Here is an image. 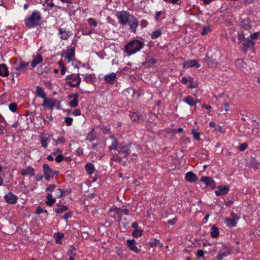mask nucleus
Masks as SVG:
<instances>
[{"label":"nucleus","mask_w":260,"mask_h":260,"mask_svg":"<svg viewBox=\"0 0 260 260\" xmlns=\"http://www.w3.org/2000/svg\"><path fill=\"white\" fill-rule=\"evenodd\" d=\"M6 202L9 204H15L17 203L18 198L16 196L10 192L4 196Z\"/></svg>","instance_id":"12"},{"label":"nucleus","mask_w":260,"mask_h":260,"mask_svg":"<svg viewBox=\"0 0 260 260\" xmlns=\"http://www.w3.org/2000/svg\"><path fill=\"white\" fill-rule=\"evenodd\" d=\"M58 31L59 34L61 35L60 38L63 40L68 39L72 35L71 31H67L63 28H59Z\"/></svg>","instance_id":"23"},{"label":"nucleus","mask_w":260,"mask_h":260,"mask_svg":"<svg viewBox=\"0 0 260 260\" xmlns=\"http://www.w3.org/2000/svg\"><path fill=\"white\" fill-rule=\"evenodd\" d=\"M73 114L75 116H78L81 114V112L79 109H75L73 112Z\"/></svg>","instance_id":"63"},{"label":"nucleus","mask_w":260,"mask_h":260,"mask_svg":"<svg viewBox=\"0 0 260 260\" xmlns=\"http://www.w3.org/2000/svg\"><path fill=\"white\" fill-rule=\"evenodd\" d=\"M72 96L73 97V100L70 102V106L71 108H75L78 106V95L77 93H74ZM70 98L72 97V95H69Z\"/></svg>","instance_id":"26"},{"label":"nucleus","mask_w":260,"mask_h":260,"mask_svg":"<svg viewBox=\"0 0 260 260\" xmlns=\"http://www.w3.org/2000/svg\"><path fill=\"white\" fill-rule=\"evenodd\" d=\"M219 98H223V100L224 101H226V99H229V96L228 95L226 94L225 93H222L221 94H220L219 95Z\"/></svg>","instance_id":"61"},{"label":"nucleus","mask_w":260,"mask_h":260,"mask_svg":"<svg viewBox=\"0 0 260 260\" xmlns=\"http://www.w3.org/2000/svg\"><path fill=\"white\" fill-rule=\"evenodd\" d=\"M88 23L91 25L93 26H97V22L93 18H89L88 19Z\"/></svg>","instance_id":"49"},{"label":"nucleus","mask_w":260,"mask_h":260,"mask_svg":"<svg viewBox=\"0 0 260 260\" xmlns=\"http://www.w3.org/2000/svg\"><path fill=\"white\" fill-rule=\"evenodd\" d=\"M247 165L249 167H252L254 169H258L260 167V164L256 161V160L252 158L250 162L247 163Z\"/></svg>","instance_id":"33"},{"label":"nucleus","mask_w":260,"mask_h":260,"mask_svg":"<svg viewBox=\"0 0 260 260\" xmlns=\"http://www.w3.org/2000/svg\"><path fill=\"white\" fill-rule=\"evenodd\" d=\"M9 110L12 112H15L17 109V105L15 103H12L9 106Z\"/></svg>","instance_id":"42"},{"label":"nucleus","mask_w":260,"mask_h":260,"mask_svg":"<svg viewBox=\"0 0 260 260\" xmlns=\"http://www.w3.org/2000/svg\"><path fill=\"white\" fill-rule=\"evenodd\" d=\"M61 56L67 59L68 62H70L75 57V49L71 48L68 49L61 55Z\"/></svg>","instance_id":"8"},{"label":"nucleus","mask_w":260,"mask_h":260,"mask_svg":"<svg viewBox=\"0 0 260 260\" xmlns=\"http://www.w3.org/2000/svg\"><path fill=\"white\" fill-rule=\"evenodd\" d=\"M85 169L88 174H92L94 172V167L92 164L87 163L85 165Z\"/></svg>","instance_id":"34"},{"label":"nucleus","mask_w":260,"mask_h":260,"mask_svg":"<svg viewBox=\"0 0 260 260\" xmlns=\"http://www.w3.org/2000/svg\"><path fill=\"white\" fill-rule=\"evenodd\" d=\"M204 61L209 66L211 67H216L217 65V62L216 59L210 57L208 56H206L204 58Z\"/></svg>","instance_id":"21"},{"label":"nucleus","mask_w":260,"mask_h":260,"mask_svg":"<svg viewBox=\"0 0 260 260\" xmlns=\"http://www.w3.org/2000/svg\"><path fill=\"white\" fill-rule=\"evenodd\" d=\"M140 150V148L139 145L131 143L123 146H120L117 149L118 153L122 155L124 158H127L129 155L136 156Z\"/></svg>","instance_id":"1"},{"label":"nucleus","mask_w":260,"mask_h":260,"mask_svg":"<svg viewBox=\"0 0 260 260\" xmlns=\"http://www.w3.org/2000/svg\"><path fill=\"white\" fill-rule=\"evenodd\" d=\"M34 59L31 62V65L33 68L36 67L38 64L40 63L43 61V58L40 54H37L36 55L33 56Z\"/></svg>","instance_id":"22"},{"label":"nucleus","mask_w":260,"mask_h":260,"mask_svg":"<svg viewBox=\"0 0 260 260\" xmlns=\"http://www.w3.org/2000/svg\"><path fill=\"white\" fill-rule=\"evenodd\" d=\"M111 159L119 163L121 162V158L118 156L117 154L114 155L111 158Z\"/></svg>","instance_id":"51"},{"label":"nucleus","mask_w":260,"mask_h":260,"mask_svg":"<svg viewBox=\"0 0 260 260\" xmlns=\"http://www.w3.org/2000/svg\"><path fill=\"white\" fill-rule=\"evenodd\" d=\"M65 142V139L64 137H58L57 139L55 141V145H58L59 144H63Z\"/></svg>","instance_id":"48"},{"label":"nucleus","mask_w":260,"mask_h":260,"mask_svg":"<svg viewBox=\"0 0 260 260\" xmlns=\"http://www.w3.org/2000/svg\"><path fill=\"white\" fill-rule=\"evenodd\" d=\"M42 16L41 13L38 11H34L29 17L25 19V25L29 28L34 27L41 24Z\"/></svg>","instance_id":"2"},{"label":"nucleus","mask_w":260,"mask_h":260,"mask_svg":"<svg viewBox=\"0 0 260 260\" xmlns=\"http://www.w3.org/2000/svg\"><path fill=\"white\" fill-rule=\"evenodd\" d=\"M9 74V72L6 65L4 64H0V76H7Z\"/></svg>","instance_id":"28"},{"label":"nucleus","mask_w":260,"mask_h":260,"mask_svg":"<svg viewBox=\"0 0 260 260\" xmlns=\"http://www.w3.org/2000/svg\"><path fill=\"white\" fill-rule=\"evenodd\" d=\"M57 100L53 98H46L44 99L42 106L46 108L52 109L55 106Z\"/></svg>","instance_id":"7"},{"label":"nucleus","mask_w":260,"mask_h":260,"mask_svg":"<svg viewBox=\"0 0 260 260\" xmlns=\"http://www.w3.org/2000/svg\"><path fill=\"white\" fill-rule=\"evenodd\" d=\"M210 31V29L209 27H204L202 31L201 32V34L202 35H205L208 34Z\"/></svg>","instance_id":"58"},{"label":"nucleus","mask_w":260,"mask_h":260,"mask_svg":"<svg viewBox=\"0 0 260 260\" xmlns=\"http://www.w3.org/2000/svg\"><path fill=\"white\" fill-rule=\"evenodd\" d=\"M40 140L42 146L45 148L47 147L48 143L50 141L51 139L48 135L43 134L41 136Z\"/></svg>","instance_id":"18"},{"label":"nucleus","mask_w":260,"mask_h":260,"mask_svg":"<svg viewBox=\"0 0 260 260\" xmlns=\"http://www.w3.org/2000/svg\"><path fill=\"white\" fill-rule=\"evenodd\" d=\"M112 140V144L109 146V148L110 150H116L117 148L118 149L117 147V141L116 139H115L114 137H111Z\"/></svg>","instance_id":"37"},{"label":"nucleus","mask_w":260,"mask_h":260,"mask_svg":"<svg viewBox=\"0 0 260 260\" xmlns=\"http://www.w3.org/2000/svg\"><path fill=\"white\" fill-rule=\"evenodd\" d=\"M183 101L190 106H196L197 102L190 96H187L183 100Z\"/></svg>","instance_id":"29"},{"label":"nucleus","mask_w":260,"mask_h":260,"mask_svg":"<svg viewBox=\"0 0 260 260\" xmlns=\"http://www.w3.org/2000/svg\"><path fill=\"white\" fill-rule=\"evenodd\" d=\"M56 186L54 184H50L48 187H47L45 191L47 192H52L54 191V190H55Z\"/></svg>","instance_id":"44"},{"label":"nucleus","mask_w":260,"mask_h":260,"mask_svg":"<svg viewBox=\"0 0 260 260\" xmlns=\"http://www.w3.org/2000/svg\"><path fill=\"white\" fill-rule=\"evenodd\" d=\"M225 223L226 225L230 227L235 226L236 225L237 222L235 219L233 218H226Z\"/></svg>","instance_id":"38"},{"label":"nucleus","mask_w":260,"mask_h":260,"mask_svg":"<svg viewBox=\"0 0 260 260\" xmlns=\"http://www.w3.org/2000/svg\"><path fill=\"white\" fill-rule=\"evenodd\" d=\"M127 23L129 26V28L131 29V31L134 33L136 32V28H137L139 23L137 19L132 15L128 21Z\"/></svg>","instance_id":"9"},{"label":"nucleus","mask_w":260,"mask_h":260,"mask_svg":"<svg viewBox=\"0 0 260 260\" xmlns=\"http://www.w3.org/2000/svg\"><path fill=\"white\" fill-rule=\"evenodd\" d=\"M131 119L133 121L141 122L143 120V116L137 112H133L130 115Z\"/></svg>","instance_id":"25"},{"label":"nucleus","mask_w":260,"mask_h":260,"mask_svg":"<svg viewBox=\"0 0 260 260\" xmlns=\"http://www.w3.org/2000/svg\"><path fill=\"white\" fill-rule=\"evenodd\" d=\"M159 243V241L156 239H153L152 241L149 242V245L151 247H153Z\"/></svg>","instance_id":"54"},{"label":"nucleus","mask_w":260,"mask_h":260,"mask_svg":"<svg viewBox=\"0 0 260 260\" xmlns=\"http://www.w3.org/2000/svg\"><path fill=\"white\" fill-rule=\"evenodd\" d=\"M116 79V74L112 73L109 74L105 75L104 76V80L107 83L113 84Z\"/></svg>","instance_id":"19"},{"label":"nucleus","mask_w":260,"mask_h":260,"mask_svg":"<svg viewBox=\"0 0 260 260\" xmlns=\"http://www.w3.org/2000/svg\"><path fill=\"white\" fill-rule=\"evenodd\" d=\"M161 30L160 29H157L154 31L151 34V38L155 39L158 38L161 35Z\"/></svg>","instance_id":"40"},{"label":"nucleus","mask_w":260,"mask_h":260,"mask_svg":"<svg viewBox=\"0 0 260 260\" xmlns=\"http://www.w3.org/2000/svg\"><path fill=\"white\" fill-rule=\"evenodd\" d=\"M43 168L44 173V177L45 179L48 180L51 177H53L54 175L55 174L54 171L50 168L49 166L45 164L43 166Z\"/></svg>","instance_id":"6"},{"label":"nucleus","mask_w":260,"mask_h":260,"mask_svg":"<svg viewBox=\"0 0 260 260\" xmlns=\"http://www.w3.org/2000/svg\"><path fill=\"white\" fill-rule=\"evenodd\" d=\"M189 82H190V85L189 87L191 88H195L198 87V85L196 84H193L192 82V79L190 77H189Z\"/></svg>","instance_id":"57"},{"label":"nucleus","mask_w":260,"mask_h":260,"mask_svg":"<svg viewBox=\"0 0 260 260\" xmlns=\"http://www.w3.org/2000/svg\"><path fill=\"white\" fill-rule=\"evenodd\" d=\"M177 222V219L176 218H174L172 219L169 220L168 221V223L171 225H174Z\"/></svg>","instance_id":"62"},{"label":"nucleus","mask_w":260,"mask_h":260,"mask_svg":"<svg viewBox=\"0 0 260 260\" xmlns=\"http://www.w3.org/2000/svg\"><path fill=\"white\" fill-rule=\"evenodd\" d=\"M197 255L198 258L203 257L204 256V252L203 250L200 249L197 252Z\"/></svg>","instance_id":"55"},{"label":"nucleus","mask_w":260,"mask_h":260,"mask_svg":"<svg viewBox=\"0 0 260 260\" xmlns=\"http://www.w3.org/2000/svg\"><path fill=\"white\" fill-rule=\"evenodd\" d=\"M22 176H34L35 175V170L31 167H28L26 169H22L20 171Z\"/></svg>","instance_id":"14"},{"label":"nucleus","mask_w":260,"mask_h":260,"mask_svg":"<svg viewBox=\"0 0 260 260\" xmlns=\"http://www.w3.org/2000/svg\"><path fill=\"white\" fill-rule=\"evenodd\" d=\"M241 44V47L242 51L244 53H246L247 51L248 48H249L250 46H252L254 45V42L252 40H250L248 38L246 41L242 42Z\"/></svg>","instance_id":"11"},{"label":"nucleus","mask_w":260,"mask_h":260,"mask_svg":"<svg viewBox=\"0 0 260 260\" xmlns=\"http://www.w3.org/2000/svg\"><path fill=\"white\" fill-rule=\"evenodd\" d=\"M36 94L38 96L44 99L46 98V94L44 91L43 88L40 86H37Z\"/></svg>","instance_id":"31"},{"label":"nucleus","mask_w":260,"mask_h":260,"mask_svg":"<svg viewBox=\"0 0 260 260\" xmlns=\"http://www.w3.org/2000/svg\"><path fill=\"white\" fill-rule=\"evenodd\" d=\"M68 207L67 206H62L60 208H56L55 211L57 213H61L63 211L68 210Z\"/></svg>","instance_id":"41"},{"label":"nucleus","mask_w":260,"mask_h":260,"mask_svg":"<svg viewBox=\"0 0 260 260\" xmlns=\"http://www.w3.org/2000/svg\"><path fill=\"white\" fill-rule=\"evenodd\" d=\"M91 75H86L84 79V80L86 82H91Z\"/></svg>","instance_id":"59"},{"label":"nucleus","mask_w":260,"mask_h":260,"mask_svg":"<svg viewBox=\"0 0 260 260\" xmlns=\"http://www.w3.org/2000/svg\"><path fill=\"white\" fill-rule=\"evenodd\" d=\"M66 82L70 86L77 87L80 83L81 78L78 74H72L67 77Z\"/></svg>","instance_id":"4"},{"label":"nucleus","mask_w":260,"mask_h":260,"mask_svg":"<svg viewBox=\"0 0 260 260\" xmlns=\"http://www.w3.org/2000/svg\"><path fill=\"white\" fill-rule=\"evenodd\" d=\"M247 146H248V145H247V143H244L241 144L239 146V149L241 151H243L247 149Z\"/></svg>","instance_id":"53"},{"label":"nucleus","mask_w":260,"mask_h":260,"mask_svg":"<svg viewBox=\"0 0 260 260\" xmlns=\"http://www.w3.org/2000/svg\"><path fill=\"white\" fill-rule=\"evenodd\" d=\"M192 133L194 139H196L197 141H199L200 140V134L199 133L197 132L196 129H192Z\"/></svg>","instance_id":"45"},{"label":"nucleus","mask_w":260,"mask_h":260,"mask_svg":"<svg viewBox=\"0 0 260 260\" xmlns=\"http://www.w3.org/2000/svg\"><path fill=\"white\" fill-rule=\"evenodd\" d=\"M112 210L119 216V222L122 219V214L123 213L126 215H129V211L127 209L115 208Z\"/></svg>","instance_id":"17"},{"label":"nucleus","mask_w":260,"mask_h":260,"mask_svg":"<svg viewBox=\"0 0 260 260\" xmlns=\"http://www.w3.org/2000/svg\"><path fill=\"white\" fill-rule=\"evenodd\" d=\"M259 33L258 32H255L253 33L250 37L251 40H254L256 39L259 36Z\"/></svg>","instance_id":"60"},{"label":"nucleus","mask_w":260,"mask_h":260,"mask_svg":"<svg viewBox=\"0 0 260 260\" xmlns=\"http://www.w3.org/2000/svg\"><path fill=\"white\" fill-rule=\"evenodd\" d=\"M71 216V213H70V212H68V213H66L63 217V218L67 220L68 218H69Z\"/></svg>","instance_id":"64"},{"label":"nucleus","mask_w":260,"mask_h":260,"mask_svg":"<svg viewBox=\"0 0 260 260\" xmlns=\"http://www.w3.org/2000/svg\"><path fill=\"white\" fill-rule=\"evenodd\" d=\"M183 66L184 68H191L193 67L198 68L201 66L198 63V61L196 60H188L183 62Z\"/></svg>","instance_id":"15"},{"label":"nucleus","mask_w":260,"mask_h":260,"mask_svg":"<svg viewBox=\"0 0 260 260\" xmlns=\"http://www.w3.org/2000/svg\"><path fill=\"white\" fill-rule=\"evenodd\" d=\"M218 190L215 191V194L217 196L226 194L230 190V188L228 186L220 185L218 187Z\"/></svg>","instance_id":"16"},{"label":"nucleus","mask_w":260,"mask_h":260,"mask_svg":"<svg viewBox=\"0 0 260 260\" xmlns=\"http://www.w3.org/2000/svg\"><path fill=\"white\" fill-rule=\"evenodd\" d=\"M71 249H70L68 252H67V254L70 256H71L72 255H75L76 254L75 253H73V251L74 250H75V248L72 245L71 246Z\"/></svg>","instance_id":"52"},{"label":"nucleus","mask_w":260,"mask_h":260,"mask_svg":"<svg viewBox=\"0 0 260 260\" xmlns=\"http://www.w3.org/2000/svg\"><path fill=\"white\" fill-rule=\"evenodd\" d=\"M132 16L129 13L124 11L118 12L116 14V17L118 20L119 23L122 25L127 24Z\"/></svg>","instance_id":"5"},{"label":"nucleus","mask_w":260,"mask_h":260,"mask_svg":"<svg viewBox=\"0 0 260 260\" xmlns=\"http://www.w3.org/2000/svg\"><path fill=\"white\" fill-rule=\"evenodd\" d=\"M7 125V123L3 117V116L0 114V126L2 127H5Z\"/></svg>","instance_id":"46"},{"label":"nucleus","mask_w":260,"mask_h":260,"mask_svg":"<svg viewBox=\"0 0 260 260\" xmlns=\"http://www.w3.org/2000/svg\"><path fill=\"white\" fill-rule=\"evenodd\" d=\"M201 181L206 185L211 186L212 188H215L216 187L215 182L210 177H203L201 178Z\"/></svg>","instance_id":"13"},{"label":"nucleus","mask_w":260,"mask_h":260,"mask_svg":"<svg viewBox=\"0 0 260 260\" xmlns=\"http://www.w3.org/2000/svg\"><path fill=\"white\" fill-rule=\"evenodd\" d=\"M232 249L230 247L224 246L221 251L217 255V260H222L224 257H225L231 254Z\"/></svg>","instance_id":"10"},{"label":"nucleus","mask_w":260,"mask_h":260,"mask_svg":"<svg viewBox=\"0 0 260 260\" xmlns=\"http://www.w3.org/2000/svg\"><path fill=\"white\" fill-rule=\"evenodd\" d=\"M29 65V62L26 63H21L19 67L17 68L16 70V72H25L27 70V68Z\"/></svg>","instance_id":"32"},{"label":"nucleus","mask_w":260,"mask_h":260,"mask_svg":"<svg viewBox=\"0 0 260 260\" xmlns=\"http://www.w3.org/2000/svg\"><path fill=\"white\" fill-rule=\"evenodd\" d=\"M144 44L138 40H134L129 42L125 47V51L128 55L133 54L140 50Z\"/></svg>","instance_id":"3"},{"label":"nucleus","mask_w":260,"mask_h":260,"mask_svg":"<svg viewBox=\"0 0 260 260\" xmlns=\"http://www.w3.org/2000/svg\"><path fill=\"white\" fill-rule=\"evenodd\" d=\"M47 199L45 203L47 206H51L55 202V199L52 193H49L47 194Z\"/></svg>","instance_id":"27"},{"label":"nucleus","mask_w":260,"mask_h":260,"mask_svg":"<svg viewBox=\"0 0 260 260\" xmlns=\"http://www.w3.org/2000/svg\"><path fill=\"white\" fill-rule=\"evenodd\" d=\"M241 26L245 30H249L252 27L248 20H243L241 22Z\"/></svg>","instance_id":"30"},{"label":"nucleus","mask_w":260,"mask_h":260,"mask_svg":"<svg viewBox=\"0 0 260 260\" xmlns=\"http://www.w3.org/2000/svg\"><path fill=\"white\" fill-rule=\"evenodd\" d=\"M143 230L135 229L133 232V236L134 237L137 238L142 235Z\"/></svg>","instance_id":"43"},{"label":"nucleus","mask_w":260,"mask_h":260,"mask_svg":"<svg viewBox=\"0 0 260 260\" xmlns=\"http://www.w3.org/2000/svg\"><path fill=\"white\" fill-rule=\"evenodd\" d=\"M53 198L56 199V198H59L63 195L62 190L60 188H56L53 191Z\"/></svg>","instance_id":"36"},{"label":"nucleus","mask_w":260,"mask_h":260,"mask_svg":"<svg viewBox=\"0 0 260 260\" xmlns=\"http://www.w3.org/2000/svg\"><path fill=\"white\" fill-rule=\"evenodd\" d=\"M73 118L68 117L65 118V122L68 126H71L72 124L73 123Z\"/></svg>","instance_id":"50"},{"label":"nucleus","mask_w":260,"mask_h":260,"mask_svg":"<svg viewBox=\"0 0 260 260\" xmlns=\"http://www.w3.org/2000/svg\"><path fill=\"white\" fill-rule=\"evenodd\" d=\"M247 38H246L243 34H239L238 40L239 41V44H241L244 41H246Z\"/></svg>","instance_id":"47"},{"label":"nucleus","mask_w":260,"mask_h":260,"mask_svg":"<svg viewBox=\"0 0 260 260\" xmlns=\"http://www.w3.org/2000/svg\"><path fill=\"white\" fill-rule=\"evenodd\" d=\"M186 180L190 182H194L196 181L198 178L196 175L192 172H188L185 174Z\"/></svg>","instance_id":"24"},{"label":"nucleus","mask_w":260,"mask_h":260,"mask_svg":"<svg viewBox=\"0 0 260 260\" xmlns=\"http://www.w3.org/2000/svg\"><path fill=\"white\" fill-rule=\"evenodd\" d=\"M211 231L210 233H211V236L212 237L217 238L219 236L218 229L216 226H215L214 225L211 228Z\"/></svg>","instance_id":"35"},{"label":"nucleus","mask_w":260,"mask_h":260,"mask_svg":"<svg viewBox=\"0 0 260 260\" xmlns=\"http://www.w3.org/2000/svg\"><path fill=\"white\" fill-rule=\"evenodd\" d=\"M63 158H64V157L62 155L59 154V155H57V156L56 157L55 160L57 162H60L63 159Z\"/></svg>","instance_id":"56"},{"label":"nucleus","mask_w":260,"mask_h":260,"mask_svg":"<svg viewBox=\"0 0 260 260\" xmlns=\"http://www.w3.org/2000/svg\"><path fill=\"white\" fill-rule=\"evenodd\" d=\"M64 237V234L61 233H57L55 234V238L57 244H61V239Z\"/></svg>","instance_id":"39"},{"label":"nucleus","mask_w":260,"mask_h":260,"mask_svg":"<svg viewBox=\"0 0 260 260\" xmlns=\"http://www.w3.org/2000/svg\"><path fill=\"white\" fill-rule=\"evenodd\" d=\"M126 243L131 250L136 253L139 252L140 250L135 246L136 241L134 239H127Z\"/></svg>","instance_id":"20"}]
</instances>
